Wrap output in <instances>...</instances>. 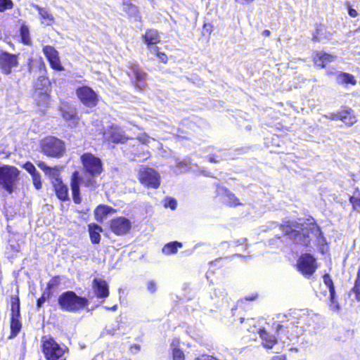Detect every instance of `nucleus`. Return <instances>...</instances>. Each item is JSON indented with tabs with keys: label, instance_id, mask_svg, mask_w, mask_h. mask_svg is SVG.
I'll use <instances>...</instances> for the list:
<instances>
[{
	"label": "nucleus",
	"instance_id": "1",
	"mask_svg": "<svg viewBox=\"0 0 360 360\" xmlns=\"http://www.w3.org/2000/svg\"><path fill=\"white\" fill-rule=\"evenodd\" d=\"M283 231L292 239L295 243L303 246H308L311 236L318 237L321 235L319 227L315 224H309L305 227H300L294 222H288L282 226Z\"/></svg>",
	"mask_w": 360,
	"mask_h": 360
},
{
	"label": "nucleus",
	"instance_id": "2",
	"mask_svg": "<svg viewBox=\"0 0 360 360\" xmlns=\"http://www.w3.org/2000/svg\"><path fill=\"white\" fill-rule=\"evenodd\" d=\"M58 304L63 311L76 312L89 304L86 298L77 295L73 291H66L58 297Z\"/></svg>",
	"mask_w": 360,
	"mask_h": 360
},
{
	"label": "nucleus",
	"instance_id": "3",
	"mask_svg": "<svg viewBox=\"0 0 360 360\" xmlns=\"http://www.w3.org/2000/svg\"><path fill=\"white\" fill-rule=\"evenodd\" d=\"M42 349L47 360H66L68 348L60 345L52 338L44 337Z\"/></svg>",
	"mask_w": 360,
	"mask_h": 360
},
{
	"label": "nucleus",
	"instance_id": "4",
	"mask_svg": "<svg viewBox=\"0 0 360 360\" xmlns=\"http://www.w3.org/2000/svg\"><path fill=\"white\" fill-rule=\"evenodd\" d=\"M96 176H93L84 173V176H79L78 172H75L72 174L71 179V188L72 193V198L75 203L79 204L82 201L79 194V185L89 188L90 191L95 189L97 187V182L96 181Z\"/></svg>",
	"mask_w": 360,
	"mask_h": 360
},
{
	"label": "nucleus",
	"instance_id": "5",
	"mask_svg": "<svg viewBox=\"0 0 360 360\" xmlns=\"http://www.w3.org/2000/svg\"><path fill=\"white\" fill-rule=\"evenodd\" d=\"M20 171L14 166L4 165L0 167V186L12 193L20 179Z\"/></svg>",
	"mask_w": 360,
	"mask_h": 360
},
{
	"label": "nucleus",
	"instance_id": "6",
	"mask_svg": "<svg viewBox=\"0 0 360 360\" xmlns=\"http://www.w3.org/2000/svg\"><path fill=\"white\" fill-rule=\"evenodd\" d=\"M42 152L50 157L60 158L65 153V146L63 141L53 136L44 139L41 143Z\"/></svg>",
	"mask_w": 360,
	"mask_h": 360
},
{
	"label": "nucleus",
	"instance_id": "7",
	"mask_svg": "<svg viewBox=\"0 0 360 360\" xmlns=\"http://www.w3.org/2000/svg\"><path fill=\"white\" fill-rule=\"evenodd\" d=\"M81 162L84 173L98 176L103 172V164L101 159L90 153H84L81 156Z\"/></svg>",
	"mask_w": 360,
	"mask_h": 360
},
{
	"label": "nucleus",
	"instance_id": "8",
	"mask_svg": "<svg viewBox=\"0 0 360 360\" xmlns=\"http://www.w3.org/2000/svg\"><path fill=\"white\" fill-rule=\"evenodd\" d=\"M138 177L140 182L146 186L157 188L160 186V176L154 169L141 167Z\"/></svg>",
	"mask_w": 360,
	"mask_h": 360
},
{
	"label": "nucleus",
	"instance_id": "9",
	"mask_svg": "<svg viewBox=\"0 0 360 360\" xmlns=\"http://www.w3.org/2000/svg\"><path fill=\"white\" fill-rule=\"evenodd\" d=\"M19 54H12L6 51H0V70L2 74L8 75L19 65Z\"/></svg>",
	"mask_w": 360,
	"mask_h": 360
},
{
	"label": "nucleus",
	"instance_id": "10",
	"mask_svg": "<svg viewBox=\"0 0 360 360\" xmlns=\"http://www.w3.org/2000/svg\"><path fill=\"white\" fill-rule=\"evenodd\" d=\"M297 267L304 276H311L317 268L316 259L310 254H304L297 260Z\"/></svg>",
	"mask_w": 360,
	"mask_h": 360
},
{
	"label": "nucleus",
	"instance_id": "11",
	"mask_svg": "<svg viewBox=\"0 0 360 360\" xmlns=\"http://www.w3.org/2000/svg\"><path fill=\"white\" fill-rule=\"evenodd\" d=\"M77 96L81 102L89 108L94 107L97 105L98 95L89 86H82L77 89Z\"/></svg>",
	"mask_w": 360,
	"mask_h": 360
},
{
	"label": "nucleus",
	"instance_id": "12",
	"mask_svg": "<svg viewBox=\"0 0 360 360\" xmlns=\"http://www.w3.org/2000/svg\"><path fill=\"white\" fill-rule=\"evenodd\" d=\"M43 53L49 62L51 68L57 71H63L64 70L60 63L59 53L53 46H44Z\"/></svg>",
	"mask_w": 360,
	"mask_h": 360
},
{
	"label": "nucleus",
	"instance_id": "13",
	"mask_svg": "<svg viewBox=\"0 0 360 360\" xmlns=\"http://www.w3.org/2000/svg\"><path fill=\"white\" fill-rule=\"evenodd\" d=\"M131 226V221L123 217L112 219L110 224L111 231L117 236L127 233L130 230Z\"/></svg>",
	"mask_w": 360,
	"mask_h": 360
},
{
	"label": "nucleus",
	"instance_id": "14",
	"mask_svg": "<svg viewBox=\"0 0 360 360\" xmlns=\"http://www.w3.org/2000/svg\"><path fill=\"white\" fill-rule=\"evenodd\" d=\"M104 135L113 143H124L129 139L120 127L115 125H112Z\"/></svg>",
	"mask_w": 360,
	"mask_h": 360
},
{
	"label": "nucleus",
	"instance_id": "15",
	"mask_svg": "<svg viewBox=\"0 0 360 360\" xmlns=\"http://www.w3.org/2000/svg\"><path fill=\"white\" fill-rule=\"evenodd\" d=\"M323 283L329 290L330 307L333 310H338L340 307L335 298V290L333 281L329 274H326L323 276Z\"/></svg>",
	"mask_w": 360,
	"mask_h": 360
},
{
	"label": "nucleus",
	"instance_id": "16",
	"mask_svg": "<svg viewBox=\"0 0 360 360\" xmlns=\"http://www.w3.org/2000/svg\"><path fill=\"white\" fill-rule=\"evenodd\" d=\"M93 288L97 297L105 298L109 295L108 285L107 282L101 278H94Z\"/></svg>",
	"mask_w": 360,
	"mask_h": 360
},
{
	"label": "nucleus",
	"instance_id": "17",
	"mask_svg": "<svg viewBox=\"0 0 360 360\" xmlns=\"http://www.w3.org/2000/svg\"><path fill=\"white\" fill-rule=\"evenodd\" d=\"M337 56L328 54L325 52H318L314 57V63L317 66L321 68H325L326 65L335 60Z\"/></svg>",
	"mask_w": 360,
	"mask_h": 360
},
{
	"label": "nucleus",
	"instance_id": "18",
	"mask_svg": "<svg viewBox=\"0 0 360 360\" xmlns=\"http://www.w3.org/2000/svg\"><path fill=\"white\" fill-rule=\"evenodd\" d=\"M33 7L37 9L41 16V23L47 26L52 25L55 22V18L51 11L45 8H41L38 5L34 4Z\"/></svg>",
	"mask_w": 360,
	"mask_h": 360
},
{
	"label": "nucleus",
	"instance_id": "19",
	"mask_svg": "<svg viewBox=\"0 0 360 360\" xmlns=\"http://www.w3.org/2000/svg\"><path fill=\"white\" fill-rule=\"evenodd\" d=\"M37 166L51 179L52 184L55 180H61L59 177V169L58 167H48L44 162H39Z\"/></svg>",
	"mask_w": 360,
	"mask_h": 360
},
{
	"label": "nucleus",
	"instance_id": "20",
	"mask_svg": "<svg viewBox=\"0 0 360 360\" xmlns=\"http://www.w3.org/2000/svg\"><path fill=\"white\" fill-rule=\"evenodd\" d=\"M56 195L61 200H65L68 198V188L62 180H55L53 184Z\"/></svg>",
	"mask_w": 360,
	"mask_h": 360
},
{
	"label": "nucleus",
	"instance_id": "21",
	"mask_svg": "<svg viewBox=\"0 0 360 360\" xmlns=\"http://www.w3.org/2000/svg\"><path fill=\"white\" fill-rule=\"evenodd\" d=\"M259 334L262 341V345L266 348L271 349L277 342L276 337L267 333L264 329L259 330Z\"/></svg>",
	"mask_w": 360,
	"mask_h": 360
},
{
	"label": "nucleus",
	"instance_id": "22",
	"mask_svg": "<svg viewBox=\"0 0 360 360\" xmlns=\"http://www.w3.org/2000/svg\"><path fill=\"white\" fill-rule=\"evenodd\" d=\"M180 340L174 338L171 343V349L172 351L173 360H184L185 355L183 350L180 348Z\"/></svg>",
	"mask_w": 360,
	"mask_h": 360
},
{
	"label": "nucleus",
	"instance_id": "23",
	"mask_svg": "<svg viewBox=\"0 0 360 360\" xmlns=\"http://www.w3.org/2000/svg\"><path fill=\"white\" fill-rule=\"evenodd\" d=\"M143 38L148 48H150V45H155L160 41L158 32L155 30H147Z\"/></svg>",
	"mask_w": 360,
	"mask_h": 360
},
{
	"label": "nucleus",
	"instance_id": "24",
	"mask_svg": "<svg viewBox=\"0 0 360 360\" xmlns=\"http://www.w3.org/2000/svg\"><path fill=\"white\" fill-rule=\"evenodd\" d=\"M128 75L131 77H135L139 82L143 81L146 76V73L143 72L136 63L131 64Z\"/></svg>",
	"mask_w": 360,
	"mask_h": 360
},
{
	"label": "nucleus",
	"instance_id": "25",
	"mask_svg": "<svg viewBox=\"0 0 360 360\" xmlns=\"http://www.w3.org/2000/svg\"><path fill=\"white\" fill-rule=\"evenodd\" d=\"M336 82L339 84H352L355 85L356 81L354 77L347 72H340L336 76Z\"/></svg>",
	"mask_w": 360,
	"mask_h": 360
},
{
	"label": "nucleus",
	"instance_id": "26",
	"mask_svg": "<svg viewBox=\"0 0 360 360\" xmlns=\"http://www.w3.org/2000/svg\"><path fill=\"white\" fill-rule=\"evenodd\" d=\"M89 231L91 242L94 244L98 243L101 239L100 232L102 231L101 227L94 224H90L89 226Z\"/></svg>",
	"mask_w": 360,
	"mask_h": 360
},
{
	"label": "nucleus",
	"instance_id": "27",
	"mask_svg": "<svg viewBox=\"0 0 360 360\" xmlns=\"http://www.w3.org/2000/svg\"><path fill=\"white\" fill-rule=\"evenodd\" d=\"M11 317H20V299L17 295H13L11 297Z\"/></svg>",
	"mask_w": 360,
	"mask_h": 360
},
{
	"label": "nucleus",
	"instance_id": "28",
	"mask_svg": "<svg viewBox=\"0 0 360 360\" xmlns=\"http://www.w3.org/2000/svg\"><path fill=\"white\" fill-rule=\"evenodd\" d=\"M123 11L130 17H134L135 20H138L139 18L137 7L131 4L129 1H124Z\"/></svg>",
	"mask_w": 360,
	"mask_h": 360
},
{
	"label": "nucleus",
	"instance_id": "29",
	"mask_svg": "<svg viewBox=\"0 0 360 360\" xmlns=\"http://www.w3.org/2000/svg\"><path fill=\"white\" fill-rule=\"evenodd\" d=\"M338 114L339 120H342L348 125H352L356 121L355 117L352 115L351 110H343L338 112Z\"/></svg>",
	"mask_w": 360,
	"mask_h": 360
},
{
	"label": "nucleus",
	"instance_id": "30",
	"mask_svg": "<svg viewBox=\"0 0 360 360\" xmlns=\"http://www.w3.org/2000/svg\"><path fill=\"white\" fill-rule=\"evenodd\" d=\"M223 200L229 206H237L240 205L239 199L229 191L225 190Z\"/></svg>",
	"mask_w": 360,
	"mask_h": 360
},
{
	"label": "nucleus",
	"instance_id": "31",
	"mask_svg": "<svg viewBox=\"0 0 360 360\" xmlns=\"http://www.w3.org/2000/svg\"><path fill=\"white\" fill-rule=\"evenodd\" d=\"M22 324L20 321V318H11V335L9 338L15 337L20 331Z\"/></svg>",
	"mask_w": 360,
	"mask_h": 360
},
{
	"label": "nucleus",
	"instance_id": "32",
	"mask_svg": "<svg viewBox=\"0 0 360 360\" xmlns=\"http://www.w3.org/2000/svg\"><path fill=\"white\" fill-rule=\"evenodd\" d=\"M112 212H114L112 207L107 205H99L95 210V216L97 220L102 219Z\"/></svg>",
	"mask_w": 360,
	"mask_h": 360
},
{
	"label": "nucleus",
	"instance_id": "33",
	"mask_svg": "<svg viewBox=\"0 0 360 360\" xmlns=\"http://www.w3.org/2000/svg\"><path fill=\"white\" fill-rule=\"evenodd\" d=\"M182 244L179 242H171L165 245L162 248V252L165 255L174 254L177 252L178 248H181Z\"/></svg>",
	"mask_w": 360,
	"mask_h": 360
},
{
	"label": "nucleus",
	"instance_id": "34",
	"mask_svg": "<svg viewBox=\"0 0 360 360\" xmlns=\"http://www.w3.org/2000/svg\"><path fill=\"white\" fill-rule=\"evenodd\" d=\"M21 41L25 45H30L32 40L30 37V30L27 25H22L20 30Z\"/></svg>",
	"mask_w": 360,
	"mask_h": 360
},
{
	"label": "nucleus",
	"instance_id": "35",
	"mask_svg": "<svg viewBox=\"0 0 360 360\" xmlns=\"http://www.w3.org/2000/svg\"><path fill=\"white\" fill-rule=\"evenodd\" d=\"M51 291L45 290L41 296L37 301V307L41 308L44 303L51 297Z\"/></svg>",
	"mask_w": 360,
	"mask_h": 360
},
{
	"label": "nucleus",
	"instance_id": "36",
	"mask_svg": "<svg viewBox=\"0 0 360 360\" xmlns=\"http://www.w3.org/2000/svg\"><path fill=\"white\" fill-rule=\"evenodd\" d=\"M352 291L355 293L356 300L360 301V272L358 273V278L356 280Z\"/></svg>",
	"mask_w": 360,
	"mask_h": 360
},
{
	"label": "nucleus",
	"instance_id": "37",
	"mask_svg": "<svg viewBox=\"0 0 360 360\" xmlns=\"http://www.w3.org/2000/svg\"><path fill=\"white\" fill-rule=\"evenodd\" d=\"M177 202L173 198H166L164 200V206L165 207H169L172 210H175L176 208Z\"/></svg>",
	"mask_w": 360,
	"mask_h": 360
},
{
	"label": "nucleus",
	"instance_id": "38",
	"mask_svg": "<svg viewBox=\"0 0 360 360\" xmlns=\"http://www.w3.org/2000/svg\"><path fill=\"white\" fill-rule=\"evenodd\" d=\"M13 3L11 0H0V12H3L6 9L11 8Z\"/></svg>",
	"mask_w": 360,
	"mask_h": 360
},
{
	"label": "nucleus",
	"instance_id": "39",
	"mask_svg": "<svg viewBox=\"0 0 360 360\" xmlns=\"http://www.w3.org/2000/svg\"><path fill=\"white\" fill-rule=\"evenodd\" d=\"M32 181H33L34 187L37 189H40L41 188L42 184H41V176H40L39 173L38 172L35 174H33L32 176Z\"/></svg>",
	"mask_w": 360,
	"mask_h": 360
},
{
	"label": "nucleus",
	"instance_id": "40",
	"mask_svg": "<svg viewBox=\"0 0 360 360\" xmlns=\"http://www.w3.org/2000/svg\"><path fill=\"white\" fill-rule=\"evenodd\" d=\"M62 115L64 119L66 120H72L75 118V112L73 110H63Z\"/></svg>",
	"mask_w": 360,
	"mask_h": 360
},
{
	"label": "nucleus",
	"instance_id": "41",
	"mask_svg": "<svg viewBox=\"0 0 360 360\" xmlns=\"http://www.w3.org/2000/svg\"><path fill=\"white\" fill-rule=\"evenodd\" d=\"M25 169L32 176L33 174H35L38 173L35 167L33 164L31 162H27L24 165Z\"/></svg>",
	"mask_w": 360,
	"mask_h": 360
},
{
	"label": "nucleus",
	"instance_id": "42",
	"mask_svg": "<svg viewBox=\"0 0 360 360\" xmlns=\"http://www.w3.org/2000/svg\"><path fill=\"white\" fill-rule=\"evenodd\" d=\"M349 201L354 210L360 209V198L350 197Z\"/></svg>",
	"mask_w": 360,
	"mask_h": 360
},
{
	"label": "nucleus",
	"instance_id": "43",
	"mask_svg": "<svg viewBox=\"0 0 360 360\" xmlns=\"http://www.w3.org/2000/svg\"><path fill=\"white\" fill-rule=\"evenodd\" d=\"M323 31V27H320L316 29V33L314 34L313 40L316 41H321L323 40V37L321 35V33Z\"/></svg>",
	"mask_w": 360,
	"mask_h": 360
},
{
	"label": "nucleus",
	"instance_id": "44",
	"mask_svg": "<svg viewBox=\"0 0 360 360\" xmlns=\"http://www.w3.org/2000/svg\"><path fill=\"white\" fill-rule=\"evenodd\" d=\"M156 288H157L156 283L154 281H150L147 283V289L150 292H151V293L155 292L156 290Z\"/></svg>",
	"mask_w": 360,
	"mask_h": 360
},
{
	"label": "nucleus",
	"instance_id": "45",
	"mask_svg": "<svg viewBox=\"0 0 360 360\" xmlns=\"http://www.w3.org/2000/svg\"><path fill=\"white\" fill-rule=\"evenodd\" d=\"M138 139L140 142L143 144H148L150 141V138L146 135V134L138 137Z\"/></svg>",
	"mask_w": 360,
	"mask_h": 360
},
{
	"label": "nucleus",
	"instance_id": "46",
	"mask_svg": "<svg viewBox=\"0 0 360 360\" xmlns=\"http://www.w3.org/2000/svg\"><path fill=\"white\" fill-rule=\"evenodd\" d=\"M58 284V280L56 278H54L51 279L48 283H47V288L46 290H49V291L51 289L54 288Z\"/></svg>",
	"mask_w": 360,
	"mask_h": 360
},
{
	"label": "nucleus",
	"instance_id": "47",
	"mask_svg": "<svg viewBox=\"0 0 360 360\" xmlns=\"http://www.w3.org/2000/svg\"><path fill=\"white\" fill-rule=\"evenodd\" d=\"M194 360H218L217 359L207 354H202L196 357Z\"/></svg>",
	"mask_w": 360,
	"mask_h": 360
},
{
	"label": "nucleus",
	"instance_id": "48",
	"mask_svg": "<svg viewBox=\"0 0 360 360\" xmlns=\"http://www.w3.org/2000/svg\"><path fill=\"white\" fill-rule=\"evenodd\" d=\"M207 159L210 162H212V163H217L221 160V158H219V157H218L217 155H213L208 156Z\"/></svg>",
	"mask_w": 360,
	"mask_h": 360
},
{
	"label": "nucleus",
	"instance_id": "49",
	"mask_svg": "<svg viewBox=\"0 0 360 360\" xmlns=\"http://www.w3.org/2000/svg\"><path fill=\"white\" fill-rule=\"evenodd\" d=\"M189 164L188 160H184L183 161L178 162L176 163V167L179 169H182L183 167H186Z\"/></svg>",
	"mask_w": 360,
	"mask_h": 360
},
{
	"label": "nucleus",
	"instance_id": "50",
	"mask_svg": "<svg viewBox=\"0 0 360 360\" xmlns=\"http://www.w3.org/2000/svg\"><path fill=\"white\" fill-rule=\"evenodd\" d=\"M348 13L352 18H355L358 15L357 11L351 7H349Z\"/></svg>",
	"mask_w": 360,
	"mask_h": 360
},
{
	"label": "nucleus",
	"instance_id": "51",
	"mask_svg": "<svg viewBox=\"0 0 360 360\" xmlns=\"http://www.w3.org/2000/svg\"><path fill=\"white\" fill-rule=\"evenodd\" d=\"M157 56L162 62H163V63L167 62V56L165 53L159 52L157 53Z\"/></svg>",
	"mask_w": 360,
	"mask_h": 360
},
{
	"label": "nucleus",
	"instance_id": "52",
	"mask_svg": "<svg viewBox=\"0 0 360 360\" xmlns=\"http://www.w3.org/2000/svg\"><path fill=\"white\" fill-rule=\"evenodd\" d=\"M237 3L244 5L252 3L254 0H235Z\"/></svg>",
	"mask_w": 360,
	"mask_h": 360
},
{
	"label": "nucleus",
	"instance_id": "53",
	"mask_svg": "<svg viewBox=\"0 0 360 360\" xmlns=\"http://www.w3.org/2000/svg\"><path fill=\"white\" fill-rule=\"evenodd\" d=\"M150 51L153 53H158V48L155 45H150V48H148Z\"/></svg>",
	"mask_w": 360,
	"mask_h": 360
},
{
	"label": "nucleus",
	"instance_id": "54",
	"mask_svg": "<svg viewBox=\"0 0 360 360\" xmlns=\"http://www.w3.org/2000/svg\"><path fill=\"white\" fill-rule=\"evenodd\" d=\"M338 115H339L338 112L336 114L331 113L329 115H326V117L332 119V120H339Z\"/></svg>",
	"mask_w": 360,
	"mask_h": 360
},
{
	"label": "nucleus",
	"instance_id": "55",
	"mask_svg": "<svg viewBox=\"0 0 360 360\" xmlns=\"http://www.w3.org/2000/svg\"><path fill=\"white\" fill-rule=\"evenodd\" d=\"M285 356L283 355L275 356L272 358V360H285Z\"/></svg>",
	"mask_w": 360,
	"mask_h": 360
},
{
	"label": "nucleus",
	"instance_id": "56",
	"mask_svg": "<svg viewBox=\"0 0 360 360\" xmlns=\"http://www.w3.org/2000/svg\"><path fill=\"white\" fill-rule=\"evenodd\" d=\"M148 157H149V153H148V152H147V153H143V156H142V158H143V160H146V159H148Z\"/></svg>",
	"mask_w": 360,
	"mask_h": 360
},
{
	"label": "nucleus",
	"instance_id": "57",
	"mask_svg": "<svg viewBox=\"0 0 360 360\" xmlns=\"http://www.w3.org/2000/svg\"><path fill=\"white\" fill-rule=\"evenodd\" d=\"M108 309H110L112 311H115L117 309V305L112 306L111 308H108Z\"/></svg>",
	"mask_w": 360,
	"mask_h": 360
},
{
	"label": "nucleus",
	"instance_id": "58",
	"mask_svg": "<svg viewBox=\"0 0 360 360\" xmlns=\"http://www.w3.org/2000/svg\"><path fill=\"white\" fill-rule=\"evenodd\" d=\"M134 347L135 349H136L137 350H139L140 349V346L138 345H134L131 348Z\"/></svg>",
	"mask_w": 360,
	"mask_h": 360
},
{
	"label": "nucleus",
	"instance_id": "59",
	"mask_svg": "<svg viewBox=\"0 0 360 360\" xmlns=\"http://www.w3.org/2000/svg\"><path fill=\"white\" fill-rule=\"evenodd\" d=\"M264 33L266 34V35H269L270 34V32L269 30H265L264 31Z\"/></svg>",
	"mask_w": 360,
	"mask_h": 360
},
{
	"label": "nucleus",
	"instance_id": "60",
	"mask_svg": "<svg viewBox=\"0 0 360 360\" xmlns=\"http://www.w3.org/2000/svg\"><path fill=\"white\" fill-rule=\"evenodd\" d=\"M281 328H282V326H281V325H279V326H278L277 330H280Z\"/></svg>",
	"mask_w": 360,
	"mask_h": 360
},
{
	"label": "nucleus",
	"instance_id": "61",
	"mask_svg": "<svg viewBox=\"0 0 360 360\" xmlns=\"http://www.w3.org/2000/svg\"><path fill=\"white\" fill-rule=\"evenodd\" d=\"M246 299H247V300H253V298H252V297H247Z\"/></svg>",
	"mask_w": 360,
	"mask_h": 360
},
{
	"label": "nucleus",
	"instance_id": "62",
	"mask_svg": "<svg viewBox=\"0 0 360 360\" xmlns=\"http://www.w3.org/2000/svg\"><path fill=\"white\" fill-rule=\"evenodd\" d=\"M243 320H244V319H243V318H240V323H243Z\"/></svg>",
	"mask_w": 360,
	"mask_h": 360
},
{
	"label": "nucleus",
	"instance_id": "63",
	"mask_svg": "<svg viewBox=\"0 0 360 360\" xmlns=\"http://www.w3.org/2000/svg\"><path fill=\"white\" fill-rule=\"evenodd\" d=\"M44 97L45 98H46V99H48V98H48V96H47L46 95H44Z\"/></svg>",
	"mask_w": 360,
	"mask_h": 360
},
{
	"label": "nucleus",
	"instance_id": "64",
	"mask_svg": "<svg viewBox=\"0 0 360 360\" xmlns=\"http://www.w3.org/2000/svg\"><path fill=\"white\" fill-rule=\"evenodd\" d=\"M43 80H44V81H46V82H47V79H45V78H43Z\"/></svg>",
	"mask_w": 360,
	"mask_h": 360
}]
</instances>
